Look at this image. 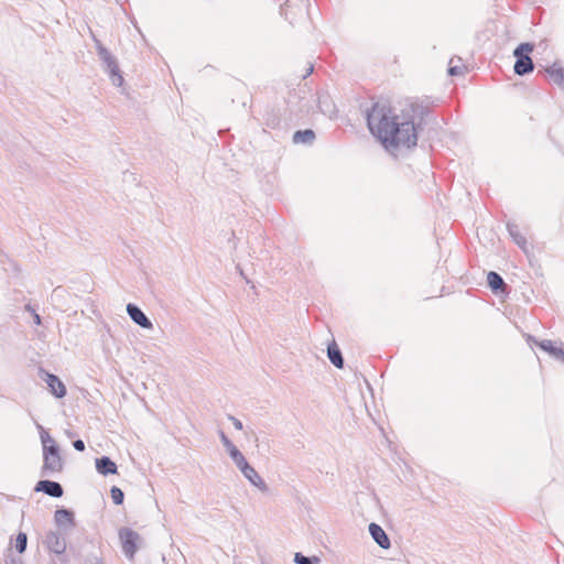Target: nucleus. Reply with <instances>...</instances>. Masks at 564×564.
<instances>
[{"label": "nucleus", "mask_w": 564, "mask_h": 564, "mask_svg": "<svg viewBox=\"0 0 564 564\" xmlns=\"http://www.w3.org/2000/svg\"><path fill=\"white\" fill-rule=\"evenodd\" d=\"M424 115L425 108L415 100H380L368 113V127L387 150L410 149L416 145L417 127Z\"/></svg>", "instance_id": "obj_1"}, {"label": "nucleus", "mask_w": 564, "mask_h": 564, "mask_svg": "<svg viewBox=\"0 0 564 564\" xmlns=\"http://www.w3.org/2000/svg\"><path fill=\"white\" fill-rule=\"evenodd\" d=\"M41 440L43 443V473L44 474H54L59 473L63 468L62 457L59 455V451L54 440L50 436L48 433L44 432L41 435Z\"/></svg>", "instance_id": "obj_2"}, {"label": "nucleus", "mask_w": 564, "mask_h": 564, "mask_svg": "<svg viewBox=\"0 0 564 564\" xmlns=\"http://www.w3.org/2000/svg\"><path fill=\"white\" fill-rule=\"evenodd\" d=\"M533 51V45L530 43L520 44L513 52L517 57L514 64V72L518 75H524L533 70V62L529 56Z\"/></svg>", "instance_id": "obj_3"}, {"label": "nucleus", "mask_w": 564, "mask_h": 564, "mask_svg": "<svg viewBox=\"0 0 564 564\" xmlns=\"http://www.w3.org/2000/svg\"><path fill=\"white\" fill-rule=\"evenodd\" d=\"M119 538L124 554L132 558L138 550V543L140 541L139 534L126 528L120 530Z\"/></svg>", "instance_id": "obj_4"}, {"label": "nucleus", "mask_w": 564, "mask_h": 564, "mask_svg": "<svg viewBox=\"0 0 564 564\" xmlns=\"http://www.w3.org/2000/svg\"><path fill=\"white\" fill-rule=\"evenodd\" d=\"M43 544L52 553L63 554L66 550L65 539L57 532L50 531L45 534Z\"/></svg>", "instance_id": "obj_5"}, {"label": "nucleus", "mask_w": 564, "mask_h": 564, "mask_svg": "<svg viewBox=\"0 0 564 564\" xmlns=\"http://www.w3.org/2000/svg\"><path fill=\"white\" fill-rule=\"evenodd\" d=\"M43 379L52 394H54L56 398H63L66 395V387L57 376L44 372Z\"/></svg>", "instance_id": "obj_6"}, {"label": "nucleus", "mask_w": 564, "mask_h": 564, "mask_svg": "<svg viewBox=\"0 0 564 564\" xmlns=\"http://www.w3.org/2000/svg\"><path fill=\"white\" fill-rule=\"evenodd\" d=\"M549 80L564 89V68L560 63H553L551 66L545 68Z\"/></svg>", "instance_id": "obj_7"}, {"label": "nucleus", "mask_w": 564, "mask_h": 564, "mask_svg": "<svg viewBox=\"0 0 564 564\" xmlns=\"http://www.w3.org/2000/svg\"><path fill=\"white\" fill-rule=\"evenodd\" d=\"M36 491H44L46 495L51 497H62L63 488L58 482L50 481V480H41L37 482L35 487Z\"/></svg>", "instance_id": "obj_8"}, {"label": "nucleus", "mask_w": 564, "mask_h": 564, "mask_svg": "<svg viewBox=\"0 0 564 564\" xmlns=\"http://www.w3.org/2000/svg\"><path fill=\"white\" fill-rule=\"evenodd\" d=\"M239 469L245 475V477L248 478L249 481L251 484H253L256 487L263 489V490L267 488L263 479L259 476V474L254 470V468L251 467L248 463L242 465Z\"/></svg>", "instance_id": "obj_9"}, {"label": "nucleus", "mask_w": 564, "mask_h": 564, "mask_svg": "<svg viewBox=\"0 0 564 564\" xmlns=\"http://www.w3.org/2000/svg\"><path fill=\"white\" fill-rule=\"evenodd\" d=\"M127 311H128L130 317L132 318V321L134 323H137L138 325H140L144 328L152 327L151 322L148 319V317L143 314V312L139 307L134 306L133 304H128Z\"/></svg>", "instance_id": "obj_10"}, {"label": "nucleus", "mask_w": 564, "mask_h": 564, "mask_svg": "<svg viewBox=\"0 0 564 564\" xmlns=\"http://www.w3.org/2000/svg\"><path fill=\"white\" fill-rule=\"evenodd\" d=\"M369 531L372 535V538L375 539V541L383 549H388L390 547V540L388 538V535L386 534V532L383 531V529L376 524V523H371L369 525Z\"/></svg>", "instance_id": "obj_11"}, {"label": "nucleus", "mask_w": 564, "mask_h": 564, "mask_svg": "<svg viewBox=\"0 0 564 564\" xmlns=\"http://www.w3.org/2000/svg\"><path fill=\"white\" fill-rule=\"evenodd\" d=\"M96 469L101 475L117 474V465L108 457L96 459Z\"/></svg>", "instance_id": "obj_12"}, {"label": "nucleus", "mask_w": 564, "mask_h": 564, "mask_svg": "<svg viewBox=\"0 0 564 564\" xmlns=\"http://www.w3.org/2000/svg\"><path fill=\"white\" fill-rule=\"evenodd\" d=\"M468 70L460 57H452L448 62V74L451 76H462Z\"/></svg>", "instance_id": "obj_13"}, {"label": "nucleus", "mask_w": 564, "mask_h": 564, "mask_svg": "<svg viewBox=\"0 0 564 564\" xmlns=\"http://www.w3.org/2000/svg\"><path fill=\"white\" fill-rule=\"evenodd\" d=\"M328 358L334 366L337 368H343L344 360L340 354V350L335 341L328 345L327 348Z\"/></svg>", "instance_id": "obj_14"}, {"label": "nucleus", "mask_w": 564, "mask_h": 564, "mask_svg": "<svg viewBox=\"0 0 564 564\" xmlns=\"http://www.w3.org/2000/svg\"><path fill=\"white\" fill-rule=\"evenodd\" d=\"M508 230L514 242L523 250H527L528 240L525 236L520 231L519 227L517 225H508Z\"/></svg>", "instance_id": "obj_15"}, {"label": "nucleus", "mask_w": 564, "mask_h": 564, "mask_svg": "<svg viewBox=\"0 0 564 564\" xmlns=\"http://www.w3.org/2000/svg\"><path fill=\"white\" fill-rule=\"evenodd\" d=\"M315 139V133L311 129L296 131L293 135L294 143H312Z\"/></svg>", "instance_id": "obj_16"}, {"label": "nucleus", "mask_w": 564, "mask_h": 564, "mask_svg": "<svg viewBox=\"0 0 564 564\" xmlns=\"http://www.w3.org/2000/svg\"><path fill=\"white\" fill-rule=\"evenodd\" d=\"M487 282L494 292H497L499 290L503 291L505 289V282L502 278L494 271L488 273Z\"/></svg>", "instance_id": "obj_17"}, {"label": "nucleus", "mask_w": 564, "mask_h": 564, "mask_svg": "<svg viewBox=\"0 0 564 564\" xmlns=\"http://www.w3.org/2000/svg\"><path fill=\"white\" fill-rule=\"evenodd\" d=\"M54 520L57 524H73V513L66 509H58L54 513Z\"/></svg>", "instance_id": "obj_18"}, {"label": "nucleus", "mask_w": 564, "mask_h": 564, "mask_svg": "<svg viewBox=\"0 0 564 564\" xmlns=\"http://www.w3.org/2000/svg\"><path fill=\"white\" fill-rule=\"evenodd\" d=\"M229 454L239 468L247 463L243 455L239 452V449L235 445H230Z\"/></svg>", "instance_id": "obj_19"}, {"label": "nucleus", "mask_w": 564, "mask_h": 564, "mask_svg": "<svg viewBox=\"0 0 564 564\" xmlns=\"http://www.w3.org/2000/svg\"><path fill=\"white\" fill-rule=\"evenodd\" d=\"M28 536L25 533L20 532L15 538V549L19 553H23L26 549Z\"/></svg>", "instance_id": "obj_20"}, {"label": "nucleus", "mask_w": 564, "mask_h": 564, "mask_svg": "<svg viewBox=\"0 0 564 564\" xmlns=\"http://www.w3.org/2000/svg\"><path fill=\"white\" fill-rule=\"evenodd\" d=\"M110 492H111V499L116 505H121L123 502L124 496L120 488L112 487Z\"/></svg>", "instance_id": "obj_21"}, {"label": "nucleus", "mask_w": 564, "mask_h": 564, "mask_svg": "<svg viewBox=\"0 0 564 564\" xmlns=\"http://www.w3.org/2000/svg\"><path fill=\"white\" fill-rule=\"evenodd\" d=\"M295 562L299 563V564H311L310 558L303 556L300 553L295 554Z\"/></svg>", "instance_id": "obj_22"}, {"label": "nucleus", "mask_w": 564, "mask_h": 564, "mask_svg": "<svg viewBox=\"0 0 564 564\" xmlns=\"http://www.w3.org/2000/svg\"><path fill=\"white\" fill-rule=\"evenodd\" d=\"M551 354L564 361V349H552Z\"/></svg>", "instance_id": "obj_23"}, {"label": "nucleus", "mask_w": 564, "mask_h": 564, "mask_svg": "<svg viewBox=\"0 0 564 564\" xmlns=\"http://www.w3.org/2000/svg\"><path fill=\"white\" fill-rule=\"evenodd\" d=\"M75 449L83 452L85 449V444L82 440H77L73 443Z\"/></svg>", "instance_id": "obj_24"}, {"label": "nucleus", "mask_w": 564, "mask_h": 564, "mask_svg": "<svg viewBox=\"0 0 564 564\" xmlns=\"http://www.w3.org/2000/svg\"><path fill=\"white\" fill-rule=\"evenodd\" d=\"M542 348L551 354L552 349H558L557 347L553 346L551 341H547L546 344H542Z\"/></svg>", "instance_id": "obj_25"}, {"label": "nucleus", "mask_w": 564, "mask_h": 564, "mask_svg": "<svg viewBox=\"0 0 564 564\" xmlns=\"http://www.w3.org/2000/svg\"><path fill=\"white\" fill-rule=\"evenodd\" d=\"M112 75L117 77V79H116V80L118 82L117 84H118V85H121V83H122V77H121L120 75H118V74H117V72H116L115 69H112Z\"/></svg>", "instance_id": "obj_26"}, {"label": "nucleus", "mask_w": 564, "mask_h": 564, "mask_svg": "<svg viewBox=\"0 0 564 564\" xmlns=\"http://www.w3.org/2000/svg\"><path fill=\"white\" fill-rule=\"evenodd\" d=\"M34 322L35 324L40 325L41 324V317L39 314H34Z\"/></svg>", "instance_id": "obj_27"}, {"label": "nucleus", "mask_w": 564, "mask_h": 564, "mask_svg": "<svg viewBox=\"0 0 564 564\" xmlns=\"http://www.w3.org/2000/svg\"><path fill=\"white\" fill-rule=\"evenodd\" d=\"M221 440L224 442V445L229 442V440L225 436V434H221Z\"/></svg>", "instance_id": "obj_28"}, {"label": "nucleus", "mask_w": 564, "mask_h": 564, "mask_svg": "<svg viewBox=\"0 0 564 564\" xmlns=\"http://www.w3.org/2000/svg\"><path fill=\"white\" fill-rule=\"evenodd\" d=\"M230 445H234L230 441L227 444H225V446L227 447L228 452H230Z\"/></svg>", "instance_id": "obj_29"}, {"label": "nucleus", "mask_w": 564, "mask_h": 564, "mask_svg": "<svg viewBox=\"0 0 564 564\" xmlns=\"http://www.w3.org/2000/svg\"><path fill=\"white\" fill-rule=\"evenodd\" d=\"M235 425L238 427V429H241V423L239 421H236L235 422Z\"/></svg>", "instance_id": "obj_30"}, {"label": "nucleus", "mask_w": 564, "mask_h": 564, "mask_svg": "<svg viewBox=\"0 0 564 564\" xmlns=\"http://www.w3.org/2000/svg\"><path fill=\"white\" fill-rule=\"evenodd\" d=\"M96 564H102V562L101 561H97Z\"/></svg>", "instance_id": "obj_31"}]
</instances>
